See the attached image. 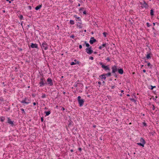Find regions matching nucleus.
<instances>
[{
  "label": "nucleus",
  "mask_w": 159,
  "mask_h": 159,
  "mask_svg": "<svg viewBox=\"0 0 159 159\" xmlns=\"http://www.w3.org/2000/svg\"><path fill=\"white\" fill-rule=\"evenodd\" d=\"M140 141L141 143L144 145L146 143L145 140L142 138H140Z\"/></svg>",
  "instance_id": "obj_16"
},
{
  "label": "nucleus",
  "mask_w": 159,
  "mask_h": 159,
  "mask_svg": "<svg viewBox=\"0 0 159 159\" xmlns=\"http://www.w3.org/2000/svg\"><path fill=\"white\" fill-rule=\"evenodd\" d=\"M107 33L106 32H104L103 33V34L105 37H106L107 35Z\"/></svg>",
  "instance_id": "obj_29"
},
{
  "label": "nucleus",
  "mask_w": 159,
  "mask_h": 159,
  "mask_svg": "<svg viewBox=\"0 0 159 159\" xmlns=\"http://www.w3.org/2000/svg\"><path fill=\"white\" fill-rule=\"evenodd\" d=\"M112 70V73H114L117 71V67L116 65H114L111 68Z\"/></svg>",
  "instance_id": "obj_7"
},
{
  "label": "nucleus",
  "mask_w": 159,
  "mask_h": 159,
  "mask_svg": "<svg viewBox=\"0 0 159 159\" xmlns=\"http://www.w3.org/2000/svg\"><path fill=\"white\" fill-rule=\"evenodd\" d=\"M72 122L71 121L69 123V124L68 125L69 126H70L72 124Z\"/></svg>",
  "instance_id": "obj_46"
},
{
  "label": "nucleus",
  "mask_w": 159,
  "mask_h": 159,
  "mask_svg": "<svg viewBox=\"0 0 159 159\" xmlns=\"http://www.w3.org/2000/svg\"><path fill=\"white\" fill-rule=\"evenodd\" d=\"M127 96H130V95H129V94H127Z\"/></svg>",
  "instance_id": "obj_64"
},
{
  "label": "nucleus",
  "mask_w": 159,
  "mask_h": 159,
  "mask_svg": "<svg viewBox=\"0 0 159 159\" xmlns=\"http://www.w3.org/2000/svg\"><path fill=\"white\" fill-rule=\"evenodd\" d=\"M33 104L34 106H35L36 105V103L35 102H34Z\"/></svg>",
  "instance_id": "obj_59"
},
{
  "label": "nucleus",
  "mask_w": 159,
  "mask_h": 159,
  "mask_svg": "<svg viewBox=\"0 0 159 159\" xmlns=\"http://www.w3.org/2000/svg\"><path fill=\"white\" fill-rule=\"evenodd\" d=\"M99 77L101 78L102 80L103 81V80H105L106 77V75L105 74H102L99 76Z\"/></svg>",
  "instance_id": "obj_12"
},
{
  "label": "nucleus",
  "mask_w": 159,
  "mask_h": 159,
  "mask_svg": "<svg viewBox=\"0 0 159 159\" xmlns=\"http://www.w3.org/2000/svg\"><path fill=\"white\" fill-rule=\"evenodd\" d=\"M77 27H79V28L81 29L82 28V25H81V23H80L79 22L77 24Z\"/></svg>",
  "instance_id": "obj_19"
},
{
  "label": "nucleus",
  "mask_w": 159,
  "mask_h": 159,
  "mask_svg": "<svg viewBox=\"0 0 159 159\" xmlns=\"http://www.w3.org/2000/svg\"><path fill=\"white\" fill-rule=\"evenodd\" d=\"M140 4L142 6L141 7L142 8H148V4L146 3L145 1L144 0H143L142 2H139Z\"/></svg>",
  "instance_id": "obj_1"
},
{
  "label": "nucleus",
  "mask_w": 159,
  "mask_h": 159,
  "mask_svg": "<svg viewBox=\"0 0 159 159\" xmlns=\"http://www.w3.org/2000/svg\"><path fill=\"white\" fill-rule=\"evenodd\" d=\"M152 109L153 110H155V106L154 105H152Z\"/></svg>",
  "instance_id": "obj_45"
},
{
  "label": "nucleus",
  "mask_w": 159,
  "mask_h": 159,
  "mask_svg": "<svg viewBox=\"0 0 159 159\" xmlns=\"http://www.w3.org/2000/svg\"><path fill=\"white\" fill-rule=\"evenodd\" d=\"M150 133L152 135H154V134H155V131H152V132H151Z\"/></svg>",
  "instance_id": "obj_35"
},
{
  "label": "nucleus",
  "mask_w": 159,
  "mask_h": 159,
  "mask_svg": "<svg viewBox=\"0 0 159 159\" xmlns=\"http://www.w3.org/2000/svg\"><path fill=\"white\" fill-rule=\"evenodd\" d=\"M49 86H52L53 85V82L52 79L49 78H48L47 80V84Z\"/></svg>",
  "instance_id": "obj_5"
},
{
  "label": "nucleus",
  "mask_w": 159,
  "mask_h": 159,
  "mask_svg": "<svg viewBox=\"0 0 159 159\" xmlns=\"http://www.w3.org/2000/svg\"><path fill=\"white\" fill-rule=\"evenodd\" d=\"M98 84H101V82H100V81H99V82H98Z\"/></svg>",
  "instance_id": "obj_54"
},
{
  "label": "nucleus",
  "mask_w": 159,
  "mask_h": 159,
  "mask_svg": "<svg viewBox=\"0 0 159 159\" xmlns=\"http://www.w3.org/2000/svg\"><path fill=\"white\" fill-rule=\"evenodd\" d=\"M79 150L81 151V148H79L78 149Z\"/></svg>",
  "instance_id": "obj_57"
},
{
  "label": "nucleus",
  "mask_w": 159,
  "mask_h": 159,
  "mask_svg": "<svg viewBox=\"0 0 159 159\" xmlns=\"http://www.w3.org/2000/svg\"><path fill=\"white\" fill-rule=\"evenodd\" d=\"M77 100L80 106L81 107L83 106L84 102V100L83 99H81V97L80 96H79L78 97Z\"/></svg>",
  "instance_id": "obj_2"
},
{
  "label": "nucleus",
  "mask_w": 159,
  "mask_h": 159,
  "mask_svg": "<svg viewBox=\"0 0 159 159\" xmlns=\"http://www.w3.org/2000/svg\"><path fill=\"white\" fill-rule=\"evenodd\" d=\"M29 8H30V9H31V7L30 6H29Z\"/></svg>",
  "instance_id": "obj_61"
},
{
  "label": "nucleus",
  "mask_w": 159,
  "mask_h": 159,
  "mask_svg": "<svg viewBox=\"0 0 159 159\" xmlns=\"http://www.w3.org/2000/svg\"><path fill=\"white\" fill-rule=\"evenodd\" d=\"M131 100L132 101H135V100L134 98L131 99Z\"/></svg>",
  "instance_id": "obj_60"
},
{
  "label": "nucleus",
  "mask_w": 159,
  "mask_h": 159,
  "mask_svg": "<svg viewBox=\"0 0 159 159\" xmlns=\"http://www.w3.org/2000/svg\"><path fill=\"white\" fill-rule=\"evenodd\" d=\"M93 59H94V58L93 57H90L89 58V59L91 60H93Z\"/></svg>",
  "instance_id": "obj_41"
},
{
  "label": "nucleus",
  "mask_w": 159,
  "mask_h": 159,
  "mask_svg": "<svg viewBox=\"0 0 159 159\" xmlns=\"http://www.w3.org/2000/svg\"><path fill=\"white\" fill-rule=\"evenodd\" d=\"M137 144L139 145L142 146V147H144V145L141 143H137Z\"/></svg>",
  "instance_id": "obj_24"
},
{
  "label": "nucleus",
  "mask_w": 159,
  "mask_h": 159,
  "mask_svg": "<svg viewBox=\"0 0 159 159\" xmlns=\"http://www.w3.org/2000/svg\"><path fill=\"white\" fill-rule=\"evenodd\" d=\"M151 89L152 90L153 89V88H156V86H151Z\"/></svg>",
  "instance_id": "obj_38"
},
{
  "label": "nucleus",
  "mask_w": 159,
  "mask_h": 159,
  "mask_svg": "<svg viewBox=\"0 0 159 159\" xmlns=\"http://www.w3.org/2000/svg\"><path fill=\"white\" fill-rule=\"evenodd\" d=\"M106 75V76H110L111 75V72H108V73H107V74H105Z\"/></svg>",
  "instance_id": "obj_26"
},
{
  "label": "nucleus",
  "mask_w": 159,
  "mask_h": 159,
  "mask_svg": "<svg viewBox=\"0 0 159 159\" xmlns=\"http://www.w3.org/2000/svg\"><path fill=\"white\" fill-rule=\"evenodd\" d=\"M70 152H73V150H72V149H71V150H70Z\"/></svg>",
  "instance_id": "obj_62"
},
{
  "label": "nucleus",
  "mask_w": 159,
  "mask_h": 159,
  "mask_svg": "<svg viewBox=\"0 0 159 159\" xmlns=\"http://www.w3.org/2000/svg\"><path fill=\"white\" fill-rule=\"evenodd\" d=\"M146 25H147V26L148 27H150V24H149V23H148V22H147V23Z\"/></svg>",
  "instance_id": "obj_40"
},
{
  "label": "nucleus",
  "mask_w": 159,
  "mask_h": 159,
  "mask_svg": "<svg viewBox=\"0 0 159 159\" xmlns=\"http://www.w3.org/2000/svg\"><path fill=\"white\" fill-rule=\"evenodd\" d=\"M40 87H42L47 84L44 78H42L40 79V81L39 83Z\"/></svg>",
  "instance_id": "obj_3"
},
{
  "label": "nucleus",
  "mask_w": 159,
  "mask_h": 159,
  "mask_svg": "<svg viewBox=\"0 0 159 159\" xmlns=\"http://www.w3.org/2000/svg\"><path fill=\"white\" fill-rule=\"evenodd\" d=\"M0 118V120L2 122H3L5 120V117L3 116L1 117Z\"/></svg>",
  "instance_id": "obj_20"
},
{
  "label": "nucleus",
  "mask_w": 159,
  "mask_h": 159,
  "mask_svg": "<svg viewBox=\"0 0 159 159\" xmlns=\"http://www.w3.org/2000/svg\"><path fill=\"white\" fill-rule=\"evenodd\" d=\"M41 46L45 50H46L48 49V45L45 42L42 43Z\"/></svg>",
  "instance_id": "obj_6"
},
{
  "label": "nucleus",
  "mask_w": 159,
  "mask_h": 159,
  "mask_svg": "<svg viewBox=\"0 0 159 159\" xmlns=\"http://www.w3.org/2000/svg\"><path fill=\"white\" fill-rule=\"evenodd\" d=\"M47 97V96L45 94H43L42 96V98H45Z\"/></svg>",
  "instance_id": "obj_28"
},
{
  "label": "nucleus",
  "mask_w": 159,
  "mask_h": 159,
  "mask_svg": "<svg viewBox=\"0 0 159 159\" xmlns=\"http://www.w3.org/2000/svg\"><path fill=\"white\" fill-rule=\"evenodd\" d=\"M114 76L116 78H117V75H116V73H114Z\"/></svg>",
  "instance_id": "obj_44"
},
{
  "label": "nucleus",
  "mask_w": 159,
  "mask_h": 159,
  "mask_svg": "<svg viewBox=\"0 0 159 159\" xmlns=\"http://www.w3.org/2000/svg\"><path fill=\"white\" fill-rule=\"evenodd\" d=\"M79 83V86H79V87H82L83 86V84H81V83Z\"/></svg>",
  "instance_id": "obj_33"
},
{
  "label": "nucleus",
  "mask_w": 159,
  "mask_h": 159,
  "mask_svg": "<svg viewBox=\"0 0 159 159\" xmlns=\"http://www.w3.org/2000/svg\"><path fill=\"white\" fill-rule=\"evenodd\" d=\"M61 110L63 111H64L65 110V108L64 107H62L61 109Z\"/></svg>",
  "instance_id": "obj_53"
},
{
  "label": "nucleus",
  "mask_w": 159,
  "mask_h": 159,
  "mask_svg": "<svg viewBox=\"0 0 159 159\" xmlns=\"http://www.w3.org/2000/svg\"><path fill=\"white\" fill-rule=\"evenodd\" d=\"M83 8L82 7V8H80V9H79V11H82L83 10Z\"/></svg>",
  "instance_id": "obj_51"
},
{
  "label": "nucleus",
  "mask_w": 159,
  "mask_h": 159,
  "mask_svg": "<svg viewBox=\"0 0 159 159\" xmlns=\"http://www.w3.org/2000/svg\"><path fill=\"white\" fill-rule=\"evenodd\" d=\"M74 61L75 62H77V61H77V60L76 59H75L74 60Z\"/></svg>",
  "instance_id": "obj_56"
},
{
  "label": "nucleus",
  "mask_w": 159,
  "mask_h": 159,
  "mask_svg": "<svg viewBox=\"0 0 159 159\" xmlns=\"http://www.w3.org/2000/svg\"><path fill=\"white\" fill-rule=\"evenodd\" d=\"M146 58L148 59H149L151 58V56H150V53H149L147 54L146 56Z\"/></svg>",
  "instance_id": "obj_25"
},
{
  "label": "nucleus",
  "mask_w": 159,
  "mask_h": 159,
  "mask_svg": "<svg viewBox=\"0 0 159 159\" xmlns=\"http://www.w3.org/2000/svg\"><path fill=\"white\" fill-rule=\"evenodd\" d=\"M19 18H20V20H22L23 19V16L22 15H20V17H19Z\"/></svg>",
  "instance_id": "obj_31"
},
{
  "label": "nucleus",
  "mask_w": 159,
  "mask_h": 159,
  "mask_svg": "<svg viewBox=\"0 0 159 159\" xmlns=\"http://www.w3.org/2000/svg\"><path fill=\"white\" fill-rule=\"evenodd\" d=\"M99 64H100V65H101V66H102V65H104L102 63V62H100L99 63Z\"/></svg>",
  "instance_id": "obj_52"
},
{
  "label": "nucleus",
  "mask_w": 159,
  "mask_h": 159,
  "mask_svg": "<svg viewBox=\"0 0 159 159\" xmlns=\"http://www.w3.org/2000/svg\"><path fill=\"white\" fill-rule=\"evenodd\" d=\"M96 41V39H94L93 37H91L89 41V43L90 44H93V43Z\"/></svg>",
  "instance_id": "obj_11"
},
{
  "label": "nucleus",
  "mask_w": 159,
  "mask_h": 159,
  "mask_svg": "<svg viewBox=\"0 0 159 159\" xmlns=\"http://www.w3.org/2000/svg\"><path fill=\"white\" fill-rule=\"evenodd\" d=\"M82 46L81 45H80L79 46V48L80 49H81L82 48Z\"/></svg>",
  "instance_id": "obj_49"
},
{
  "label": "nucleus",
  "mask_w": 159,
  "mask_h": 159,
  "mask_svg": "<svg viewBox=\"0 0 159 159\" xmlns=\"http://www.w3.org/2000/svg\"><path fill=\"white\" fill-rule=\"evenodd\" d=\"M42 7V4L38 5L35 8V9L36 10H38L39 9Z\"/></svg>",
  "instance_id": "obj_17"
},
{
  "label": "nucleus",
  "mask_w": 159,
  "mask_h": 159,
  "mask_svg": "<svg viewBox=\"0 0 159 159\" xmlns=\"http://www.w3.org/2000/svg\"><path fill=\"white\" fill-rule=\"evenodd\" d=\"M7 123H9V124L13 126L14 124V121H11V120L10 119V118L8 117L7 118Z\"/></svg>",
  "instance_id": "obj_9"
},
{
  "label": "nucleus",
  "mask_w": 159,
  "mask_h": 159,
  "mask_svg": "<svg viewBox=\"0 0 159 159\" xmlns=\"http://www.w3.org/2000/svg\"><path fill=\"white\" fill-rule=\"evenodd\" d=\"M115 88V85H113V86H111V89H113Z\"/></svg>",
  "instance_id": "obj_47"
},
{
  "label": "nucleus",
  "mask_w": 159,
  "mask_h": 159,
  "mask_svg": "<svg viewBox=\"0 0 159 159\" xmlns=\"http://www.w3.org/2000/svg\"><path fill=\"white\" fill-rule=\"evenodd\" d=\"M74 17L78 19V20L80 21H81V19L80 18V17H77V15L74 16Z\"/></svg>",
  "instance_id": "obj_30"
},
{
  "label": "nucleus",
  "mask_w": 159,
  "mask_h": 159,
  "mask_svg": "<svg viewBox=\"0 0 159 159\" xmlns=\"http://www.w3.org/2000/svg\"><path fill=\"white\" fill-rule=\"evenodd\" d=\"M84 43L85 44L86 46L87 47V48H89L90 45L88 43H87L86 41H84Z\"/></svg>",
  "instance_id": "obj_23"
},
{
  "label": "nucleus",
  "mask_w": 159,
  "mask_h": 159,
  "mask_svg": "<svg viewBox=\"0 0 159 159\" xmlns=\"http://www.w3.org/2000/svg\"><path fill=\"white\" fill-rule=\"evenodd\" d=\"M143 125L144 126H147V124L144 122H143Z\"/></svg>",
  "instance_id": "obj_37"
},
{
  "label": "nucleus",
  "mask_w": 159,
  "mask_h": 159,
  "mask_svg": "<svg viewBox=\"0 0 159 159\" xmlns=\"http://www.w3.org/2000/svg\"><path fill=\"white\" fill-rule=\"evenodd\" d=\"M74 37H75V36H74V35L73 34H72L71 35V36H70V38H73V39L74 38Z\"/></svg>",
  "instance_id": "obj_39"
},
{
  "label": "nucleus",
  "mask_w": 159,
  "mask_h": 159,
  "mask_svg": "<svg viewBox=\"0 0 159 159\" xmlns=\"http://www.w3.org/2000/svg\"><path fill=\"white\" fill-rule=\"evenodd\" d=\"M79 61H77V62H71V63H70V64L71 65H75L76 64H79Z\"/></svg>",
  "instance_id": "obj_18"
},
{
  "label": "nucleus",
  "mask_w": 159,
  "mask_h": 159,
  "mask_svg": "<svg viewBox=\"0 0 159 159\" xmlns=\"http://www.w3.org/2000/svg\"><path fill=\"white\" fill-rule=\"evenodd\" d=\"M21 102L22 103H24L26 104H28L30 103V100L26 98H25L24 100H22Z\"/></svg>",
  "instance_id": "obj_8"
},
{
  "label": "nucleus",
  "mask_w": 159,
  "mask_h": 159,
  "mask_svg": "<svg viewBox=\"0 0 159 159\" xmlns=\"http://www.w3.org/2000/svg\"><path fill=\"white\" fill-rule=\"evenodd\" d=\"M108 45V44L107 43H104V44H102L101 46H100V47H99V48L100 49H102V48L103 47H106Z\"/></svg>",
  "instance_id": "obj_14"
},
{
  "label": "nucleus",
  "mask_w": 159,
  "mask_h": 159,
  "mask_svg": "<svg viewBox=\"0 0 159 159\" xmlns=\"http://www.w3.org/2000/svg\"><path fill=\"white\" fill-rule=\"evenodd\" d=\"M80 3H78V6L80 7Z\"/></svg>",
  "instance_id": "obj_63"
},
{
  "label": "nucleus",
  "mask_w": 159,
  "mask_h": 159,
  "mask_svg": "<svg viewBox=\"0 0 159 159\" xmlns=\"http://www.w3.org/2000/svg\"><path fill=\"white\" fill-rule=\"evenodd\" d=\"M70 24L73 25L74 24V21L72 20H70Z\"/></svg>",
  "instance_id": "obj_27"
},
{
  "label": "nucleus",
  "mask_w": 159,
  "mask_h": 159,
  "mask_svg": "<svg viewBox=\"0 0 159 159\" xmlns=\"http://www.w3.org/2000/svg\"><path fill=\"white\" fill-rule=\"evenodd\" d=\"M143 72L145 73L146 72V70H143Z\"/></svg>",
  "instance_id": "obj_55"
},
{
  "label": "nucleus",
  "mask_w": 159,
  "mask_h": 159,
  "mask_svg": "<svg viewBox=\"0 0 159 159\" xmlns=\"http://www.w3.org/2000/svg\"><path fill=\"white\" fill-rule=\"evenodd\" d=\"M148 66H150V68H152V65H151V64L150 63H149V62H148Z\"/></svg>",
  "instance_id": "obj_36"
},
{
  "label": "nucleus",
  "mask_w": 159,
  "mask_h": 159,
  "mask_svg": "<svg viewBox=\"0 0 159 159\" xmlns=\"http://www.w3.org/2000/svg\"><path fill=\"white\" fill-rule=\"evenodd\" d=\"M93 53H94V54H97V52H93Z\"/></svg>",
  "instance_id": "obj_58"
},
{
  "label": "nucleus",
  "mask_w": 159,
  "mask_h": 159,
  "mask_svg": "<svg viewBox=\"0 0 159 159\" xmlns=\"http://www.w3.org/2000/svg\"><path fill=\"white\" fill-rule=\"evenodd\" d=\"M117 70H118V73L120 74H122L123 73L124 71L122 69H118Z\"/></svg>",
  "instance_id": "obj_15"
},
{
  "label": "nucleus",
  "mask_w": 159,
  "mask_h": 159,
  "mask_svg": "<svg viewBox=\"0 0 159 159\" xmlns=\"http://www.w3.org/2000/svg\"><path fill=\"white\" fill-rule=\"evenodd\" d=\"M92 47L89 48H87L85 49L86 52L89 54H91L93 52V51L92 49Z\"/></svg>",
  "instance_id": "obj_4"
},
{
  "label": "nucleus",
  "mask_w": 159,
  "mask_h": 159,
  "mask_svg": "<svg viewBox=\"0 0 159 159\" xmlns=\"http://www.w3.org/2000/svg\"><path fill=\"white\" fill-rule=\"evenodd\" d=\"M106 60L108 61H110V59L109 57H107Z\"/></svg>",
  "instance_id": "obj_43"
},
{
  "label": "nucleus",
  "mask_w": 159,
  "mask_h": 159,
  "mask_svg": "<svg viewBox=\"0 0 159 159\" xmlns=\"http://www.w3.org/2000/svg\"><path fill=\"white\" fill-rule=\"evenodd\" d=\"M22 111V113L25 114V112L23 108H21L20 109Z\"/></svg>",
  "instance_id": "obj_34"
},
{
  "label": "nucleus",
  "mask_w": 159,
  "mask_h": 159,
  "mask_svg": "<svg viewBox=\"0 0 159 159\" xmlns=\"http://www.w3.org/2000/svg\"><path fill=\"white\" fill-rule=\"evenodd\" d=\"M150 15L152 16L154 15V11L153 9H151L150 10Z\"/></svg>",
  "instance_id": "obj_22"
},
{
  "label": "nucleus",
  "mask_w": 159,
  "mask_h": 159,
  "mask_svg": "<svg viewBox=\"0 0 159 159\" xmlns=\"http://www.w3.org/2000/svg\"><path fill=\"white\" fill-rule=\"evenodd\" d=\"M3 101V98L2 97H0V101L2 102Z\"/></svg>",
  "instance_id": "obj_42"
},
{
  "label": "nucleus",
  "mask_w": 159,
  "mask_h": 159,
  "mask_svg": "<svg viewBox=\"0 0 159 159\" xmlns=\"http://www.w3.org/2000/svg\"><path fill=\"white\" fill-rule=\"evenodd\" d=\"M102 67L105 70L110 71V68L107 66H106L104 65H102Z\"/></svg>",
  "instance_id": "obj_10"
},
{
  "label": "nucleus",
  "mask_w": 159,
  "mask_h": 159,
  "mask_svg": "<svg viewBox=\"0 0 159 159\" xmlns=\"http://www.w3.org/2000/svg\"><path fill=\"white\" fill-rule=\"evenodd\" d=\"M83 13L84 14H86V11H84L83 12Z\"/></svg>",
  "instance_id": "obj_50"
},
{
  "label": "nucleus",
  "mask_w": 159,
  "mask_h": 159,
  "mask_svg": "<svg viewBox=\"0 0 159 159\" xmlns=\"http://www.w3.org/2000/svg\"><path fill=\"white\" fill-rule=\"evenodd\" d=\"M30 47L32 48H38V44L36 43H31Z\"/></svg>",
  "instance_id": "obj_13"
},
{
  "label": "nucleus",
  "mask_w": 159,
  "mask_h": 159,
  "mask_svg": "<svg viewBox=\"0 0 159 159\" xmlns=\"http://www.w3.org/2000/svg\"><path fill=\"white\" fill-rule=\"evenodd\" d=\"M41 121L42 122L43 121V117H42L41 118Z\"/></svg>",
  "instance_id": "obj_48"
},
{
  "label": "nucleus",
  "mask_w": 159,
  "mask_h": 159,
  "mask_svg": "<svg viewBox=\"0 0 159 159\" xmlns=\"http://www.w3.org/2000/svg\"><path fill=\"white\" fill-rule=\"evenodd\" d=\"M79 83H77L76 84L74 85V87H76L79 86Z\"/></svg>",
  "instance_id": "obj_32"
},
{
  "label": "nucleus",
  "mask_w": 159,
  "mask_h": 159,
  "mask_svg": "<svg viewBox=\"0 0 159 159\" xmlns=\"http://www.w3.org/2000/svg\"><path fill=\"white\" fill-rule=\"evenodd\" d=\"M44 113L46 114V116H48L51 113L50 111H45L44 112Z\"/></svg>",
  "instance_id": "obj_21"
}]
</instances>
